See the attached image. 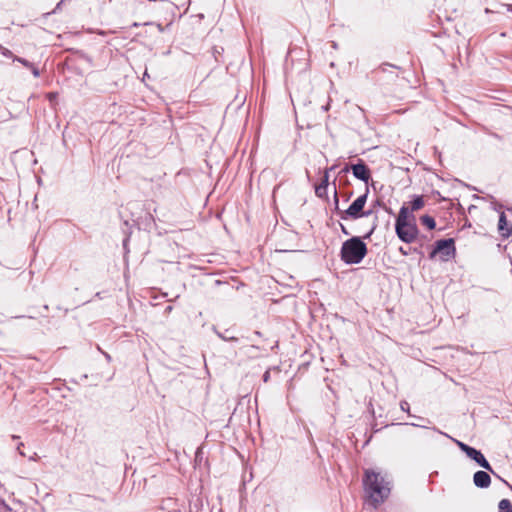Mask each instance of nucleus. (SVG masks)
Segmentation results:
<instances>
[{
  "label": "nucleus",
  "mask_w": 512,
  "mask_h": 512,
  "mask_svg": "<svg viewBox=\"0 0 512 512\" xmlns=\"http://www.w3.org/2000/svg\"><path fill=\"white\" fill-rule=\"evenodd\" d=\"M510 211L512 212V208L510 209Z\"/></svg>",
  "instance_id": "e433bc0d"
},
{
  "label": "nucleus",
  "mask_w": 512,
  "mask_h": 512,
  "mask_svg": "<svg viewBox=\"0 0 512 512\" xmlns=\"http://www.w3.org/2000/svg\"><path fill=\"white\" fill-rule=\"evenodd\" d=\"M66 0H61L60 2L57 3L55 9L53 10V13H56L62 6V4L65 2Z\"/></svg>",
  "instance_id": "5701e85b"
},
{
  "label": "nucleus",
  "mask_w": 512,
  "mask_h": 512,
  "mask_svg": "<svg viewBox=\"0 0 512 512\" xmlns=\"http://www.w3.org/2000/svg\"><path fill=\"white\" fill-rule=\"evenodd\" d=\"M270 379V372L269 371H266L264 374H263V381L264 382H268Z\"/></svg>",
  "instance_id": "b1692460"
},
{
  "label": "nucleus",
  "mask_w": 512,
  "mask_h": 512,
  "mask_svg": "<svg viewBox=\"0 0 512 512\" xmlns=\"http://www.w3.org/2000/svg\"><path fill=\"white\" fill-rule=\"evenodd\" d=\"M400 408L402 411L410 413V405L407 401H405V400L401 401Z\"/></svg>",
  "instance_id": "412c9836"
},
{
  "label": "nucleus",
  "mask_w": 512,
  "mask_h": 512,
  "mask_svg": "<svg viewBox=\"0 0 512 512\" xmlns=\"http://www.w3.org/2000/svg\"><path fill=\"white\" fill-rule=\"evenodd\" d=\"M340 226H341V231H342L343 234H345V235H349L350 234L344 225L341 224Z\"/></svg>",
  "instance_id": "a878e982"
},
{
  "label": "nucleus",
  "mask_w": 512,
  "mask_h": 512,
  "mask_svg": "<svg viewBox=\"0 0 512 512\" xmlns=\"http://www.w3.org/2000/svg\"><path fill=\"white\" fill-rule=\"evenodd\" d=\"M367 254V246L360 237H352L343 242L340 256L346 264H358Z\"/></svg>",
  "instance_id": "f03ea898"
},
{
  "label": "nucleus",
  "mask_w": 512,
  "mask_h": 512,
  "mask_svg": "<svg viewBox=\"0 0 512 512\" xmlns=\"http://www.w3.org/2000/svg\"><path fill=\"white\" fill-rule=\"evenodd\" d=\"M395 232L398 238L405 243H412L416 240L419 230L415 223L408 221V209L402 206L399 210L395 223Z\"/></svg>",
  "instance_id": "7ed1b4c3"
},
{
  "label": "nucleus",
  "mask_w": 512,
  "mask_h": 512,
  "mask_svg": "<svg viewBox=\"0 0 512 512\" xmlns=\"http://www.w3.org/2000/svg\"><path fill=\"white\" fill-rule=\"evenodd\" d=\"M21 446H23V443H19V444H18V446H17V450H18V451H21V450H22V447H21Z\"/></svg>",
  "instance_id": "7c9ffc66"
},
{
  "label": "nucleus",
  "mask_w": 512,
  "mask_h": 512,
  "mask_svg": "<svg viewBox=\"0 0 512 512\" xmlns=\"http://www.w3.org/2000/svg\"><path fill=\"white\" fill-rule=\"evenodd\" d=\"M18 438H19V436H17V435H12V439L17 440Z\"/></svg>",
  "instance_id": "2f4dec72"
},
{
  "label": "nucleus",
  "mask_w": 512,
  "mask_h": 512,
  "mask_svg": "<svg viewBox=\"0 0 512 512\" xmlns=\"http://www.w3.org/2000/svg\"><path fill=\"white\" fill-rule=\"evenodd\" d=\"M21 456H25L24 452L18 451Z\"/></svg>",
  "instance_id": "72a5a7b5"
},
{
  "label": "nucleus",
  "mask_w": 512,
  "mask_h": 512,
  "mask_svg": "<svg viewBox=\"0 0 512 512\" xmlns=\"http://www.w3.org/2000/svg\"><path fill=\"white\" fill-rule=\"evenodd\" d=\"M104 356H105V358H106L108 361H110V360H111V357H110V355H109L108 353H104Z\"/></svg>",
  "instance_id": "c756f323"
},
{
  "label": "nucleus",
  "mask_w": 512,
  "mask_h": 512,
  "mask_svg": "<svg viewBox=\"0 0 512 512\" xmlns=\"http://www.w3.org/2000/svg\"><path fill=\"white\" fill-rule=\"evenodd\" d=\"M377 227V218H375L370 230L363 236L364 239H368L371 237V235L373 234V232L375 231Z\"/></svg>",
  "instance_id": "6ab92c4d"
},
{
  "label": "nucleus",
  "mask_w": 512,
  "mask_h": 512,
  "mask_svg": "<svg viewBox=\"0 0 512 512\" xmlns=\"http://www.w3.org/2000/svg\"><path fill=\"white\" fill-rule=\"evenodd\" d=\"M399 252L404 256H407L409 254V250L405 249L404 247H400Z\"/></svg>",
  "instance_id": "393cba45"
},
{
  "label": "nucleus",
  "mask_w": 512,
  "mask_h": 512,
  "mask_svg": "<svg viewBox=\"0 0 512 512\" xmlns=\"http://www.w3.org/2000/svg\"><path fill=\"white\" fill-rule=\"evenodd\" d=\"M473 483L478 488H488L491 484V477L486 471H477L473 475Z\"/></svg>",
  "instance_id": "6e6552de"
},
{
  "label": "nucleus",
  "mask_w": 512,
  "mask_h": 512,
  "mask_svg": "<svg viewBox=\"0 0 512 512\" xmlns=\"http://www.w3.org/2000/svg\"><path fill=\"white\" fill-rule=\"evenodd\" d=\"M467 457L474 460L479 466H481L485 470L490 471L494 475H497L481 451L472 447L471 450L468 451Z\"/></svg>",
  "instance_id": "423d86ee"
},
{
  "label": "nucleus",
  "mask_w": 512,
  "mask_h": 512,
  "mask_svg": "<svg viewBox=\"0 0 512 512\" xmlns=\"http://www.w3.org/2000/svg\"><path fill=\"white\" fill-rule=\"evenodd\" d=\"M388 68H394V69H397V70H400L401 68L399 66H396V65H393V64H389V63H382L378 68H377V71H380V72H388Z\"/></svg>",
  "instance_id": "2eb2a0df"
},
{
  "label": "nucleus",
  "mask_w": 512,
  "mask_h": 512,
  "mask_svg": "<svg viewBox=\"0 0 512 512\" xmlns=\"http://www.w3.org/2000/svg\"><path fill=\"white\" fill-rule=\"evenodd\" d=\"M457 443V446L461 449V451H463L466 455L468 454V451L471 450V446L461 442V441H456Z\"/></svg>",
  "instance_id": "a211bd4d"
},
{
  "label": "nucleus",
  "mask_w": 512,
  "mask_h": 512,
  "mask_svg": "<svg viewBox=\"0 0 512 512\" xmlns=\"http://www.w3.org/2000/svg\"><path fill=\"white\" fill-rule=\"evenodd\" d=\"M171 309H172V307H171V306H168V307H167V310H168V311H171Z\"/></svg>",
  "instance_id": "c9c22d12"
},
{
  "label": "nucleus",
  "mask_w": 512,
  "mask_h": 512,
  "mask_svg": "<svg viewBox=\"0 0 512 512\" xmlns=\"http://www.w3.org/2000/svg\"><path fill=\"white\" fill-rule=\"evenodd\" d=\"M315 194L320 197V198H323V197H326L327 196V187H324V185H317L315 187Z\"/></svg>",
  "instance_id": "4468645a"
},
{
  "label": "nucleus",
  "mask_w": 512,
  "mask_h": 512,
  "mask_svg": "<svg viewBox=\"0 0 512 512\" xmlns=\"http://www.w3.org/2000/svg\"><path fill=\"white\" fill-rule=\"evenodd\" d=\"M133 26H134V27H138V26H139V24H138V23H134V24H133Z\"/></svg>",
  "instance_id": "f704fd0d"
},
{
  "label": "nucleus",
  "mask_w": 512,
  "mask_h": 512,
  "mask_svg": "<svg viewBox=\"0 0 512 512\" xmlns=\"http://www.w3.org/2000/svg\"><path fill=\"white\" fill-rule=\"evenodd\" d=\"M332 47H333V48H335V49L337 48V44H336V42H333V43H332Z\"/></svg>",
  "instance_id": "473e14b6"
},
{
  "label": "nucleus",
  "mask_w": 512,
  "mask_h": 512,
  "mask_svg": "<svg viewBox=\"0 0 512 512\" xmlns=\"http://www.w3.org/2000/svg\"><path fill=\"white\" fill-rule=\"evenodd\" d=\"M498 230L502 237L508 238L512 234V226H508L506 215L502 212L499 216Z\"/></svg>",
  "instance_id": "1a4fd4ad"
},
{
  "label": "nucleus",
  "mask_w": 512,
  "mask_h": 512,
  "mask_svg": "<svg viewBox=\"0 0 512 512\" xmlns=\"http://www.w3.org/2000/svg\"><path fill=\"white\" fill-rule=\"evenodd\" d=\"M354 177L367 183L371 177L369 168L363 163L359 162L351 167Z\"/></svg>",
  "instance_id": "0eeeda50"
},
{
  "label": "nucleus",
  "mask_w": 512,
  "mask_h": 512,
  "mask_svg": "<svg viewBox=\"0 0 512 512\" xmlns=\"http://www.w3.org/2000/svg\"><path fill=\"white\" fill-rule=\"evenodd\" d=\"M367 201V192L357 199H355L346 210H341L338 207L339 199L337 196L336 188L334 189V204L338 216L342 220L358 219L360 217H367L372 214L371 210L363 211V208Z\"/></svg>",
  "instance_id": "20e7f679"
},
{
  "label": "nucleus",
  "mask_w": 512,
  "mask_h": 512,
  "mask_svg": "<svg viewBox=\"0 0 512 512\" xmlns=\"http://www.w3.org/2000/svg\"><path fill=\"white\" fill-rule=\"evenodd\" d=\"M216 334L219 338H221L224 341H232V342L238 341L237 337L229 335V330H225L223 333L216 331Z\"/></svg>",
  "instance_id": "ddd939ff"
},
{
  "label": "nucleus",
  "mask_w": 512,
  "mask_h": 512,
  "mask_svg": "<svg viewBox=\"0 0 512 512\" xmlns=\"http://www.w3.org/2000/svg\"><path fill=\"white\" fill-rule=\"evenodd\" d=\"M423 225H425L428 229L432 230L436 226V222L433 217L429 215H424L420 218Z\"/></svg>",
  "instance_id": "f8f14e48"
},
{
  "label": "nucleus",
  "mask_w": 512,
  "mask_h": 512,
  "mask_svg": "<svg viewBox=\"0 0 512 512\" xmlns=\"http://www.w3.org/2000/svg\"><path fill=\"white\" fill-rule=\"evenodd\" d=\"M13 61H16V62H19L21 63L23 66L29 68V67H32V63L29 62L28 60L24 59V58H21V57H13Z\"/></svg>",
  "instance_id": "f3484780"
},
{
  "label": "nucleus",
  "mask_w": 512,
  "mask_h": 512,
  "mask_svg": "<svg viewBox=\"0 0 512 512\" xmlns=\"http://www.w3.org/2000/svg\"><path fill=\"white\" fill-rule=\"evenodd\" d=\"M363 489L365 492L366 502L373 508L377 509L384 503L391 492V481L373 469H365L363 476Z\"/></svg>",
  "instance_id": "f257e3e1"
},
{
  "label": "nucleus",
  "mask_w": 512,
  "mask_h": 512,
  "mask_svg": "<svg viewBox=\"0 0 512 512\" xmlns=\"http://www.w3.org/2000/svg\"><path fill=\"white\" fill-rule=\"evenodd\" d=\"M499 512H512V503L509 499H502L498 503Z\"/></svg>",
  "instance_id": "9b49d317"
},
{
  "label": "nucleus",
  "mask_w": 512,
  "mask_h": 512,
  "mask_svg": "<svg viewBox=\"0 0 512 512\" xmlns=\"http://www.w3.org/2000/svg\"><path fill=\"white\" fill-rule=\"evenodd\" d=\"M456 253L455 242L454 239H441L435 242V246L431 251L429 257L430 259L435 258L437 254L440 255V259L442 261H448L450 258L454 257Z\"/></svg>",
  "instance_id": "39448f33"
},
{
  "label": "nucleus",
  "mask_w": 512,
  "mask_h": 512,
  "mask_svg": "<svg viewBox=\"0 0 512 512\" xmlns=\"http://www.w3.org/2000/svg\"><path fill=\"white\" fill-rule=\"evenodd\" d=\"M29 69L31 70L32 74L34 77H39L40 76V71L37 67H35L33 64H32V67H29Z\"/></svg>",
  "instance_id": "4be33fe9"
},
{
  "label": "nucleus",
  "mask_w": 512,
  "mask_h": 512,
  "mask_svg": "<svg viewBox=\"0 0 512 512\" xmlns=\"http://www.w3.org/2000/svg\"><path fill=\"white\" fill-rule=\"evenodd\" d=\"M82 56H83V58H84L86 61H88L89 63H91V62H92V60H91V58H90L89 56H87V55H82Z\"/></svg>",
  "instance_id": "cd10ccee"
},
{
  "label": "nucleus",
  "mask_w": 512,
  "mask_h": 512,
  "mask_svg": "<svg viewBox=\"0 0 512 512\" xmlns=\"http://www.w3.org/2000/svg\"><path fill=\"white\" fill-rule=\"evenodd\" d=\"M0 53H1L3 56L7 57V58H12V59H13V57H15V56L13 55L12 51H11V50H9V49H7V48H5L4 46H2V47H1V49H0Z\"/></svg>",
  "instance_id": "aec40b11"
},
{
  "label": "nucleus",
  "mask_w": 512,
  "mask_h": 512,
  "mask_svg": "<svg viewBox=\"0 0 512 512\" xmlns=\"http://www.w3.org/2000/svg\"><path fill=\"white\" fill-rule=\"evenodd\" d=\"M156 26H157V28H158V30H159L160 32H163V31H164V28L162 27V25H161V24H159V23H158Z\"/></svg>",
  "instance_id": "c85d7f7f"
},
{
  "label": "nucleus",
  "mask_w": 512,
  "mask_h": 512,
  "mask_svg": "<svg viewBox=\"0 0 512 512\" xmlns=\"http://www.w3.org/2000/svg\"><path fill=\"white\" fill-rule=\"evenodd\" d=\"M424 206V200L422 196H414L413 200L410 202V207L412 211H417Z\"/></svg>",
  "instance_id": "9d476101"
},
{
  "label": "nucleus",
  "mask_w": 512,
  "mask_h": 512,
  "mask_svg": "<svg viewBox=\"0 0 512 512\" xmlns=\"http://www.w3.org/2000/svg\"><path fill=\"white\" fill-rule=\"evenodd\" d=\"M332 169H333V167H331L330 169L325 170L320 185H324V187L328 188V184H329V171L332 170Z\"/></svg>",
  "instance_id": "dca6fc26"
},
{
  "label": "nucleus",
  "mask_w": 512,
  "mask_h": 512,
  "mask_svg": "<svg viewBox=\"0 0 512 512\" xmlns=\"http://www.w3.org/2000/svg\"><path fill=\"white\" fill-rule=\"evenodd\" d=\"M503 6L506 7L508 11L512 12V4H504Z\"/></svg>",
  "instance_id": "bb28decb"
}]
</instances>
